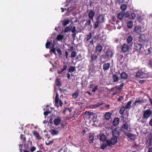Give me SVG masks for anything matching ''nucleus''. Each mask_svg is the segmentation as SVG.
<instances>
[{
    "instance_id": "nucleus-54",
    "label": "nucleus",
    "mask_w": 152,
    "mask_h": 152,
    "mask_svg": "<svg viewBox=\"0 0 152 152\" xmlns=\"http://www.w3.org/2000/svg\"><path fill=\"white\" fill-rule=\"evenodd\" d=\"M123 127L126 130H127L128 129V125L127 123H126L124 124Z\"/></svg>"
},
{
    "instance_id": "nucleus-24",
    "label": "nucleus",
    "mask_w": 152,
    "mask_h": 152,
    "mask_svg": "<svg viewBox=\"0 0 152 152\" xmlns=\"http://www.w3.org/2000/svg\"><path fill=\"white\" fill-rule=\"evenodd\" d=\"M113 82L114 83H117L118 81L119 78L118 76L115 74H113L112 76Z\"/></svg>"
},
{
    "instance_id": "nucleus-63",
    "label": "nucleus",
    "mask_w": 152,
    "mask_h": 152,
    "mask_svg": "<svg viewBox=\"0 0 152 152\" xmlns=\"http://www.w3.org/2000/svg\"><path fill=\"white\" fill-rule=\"evenodd\" d=\"M73 34H72V37L73 39H75L76 35V33H73Z\"/></svg>"
},
{
    "instance_id": "nucleus-48",
    "label": "nucleus",
    "mask_w": 152,
    "mask_h": 152,
    "mask_svg": "<svg viewBox=\"0 0 152 152\" xmlns=\"http://www.w3.org/2000/svg\"><path fill=\"white\" fill-rule=\"evenodd\" d=\"M86 21V22L85 23V25L86 26H88L91 24V22L90 19H87Z\"/></svg>"
},
{
    "instance_id": "nucleus-26",
    "label": "nucleus",
    "mask_w": 152,
    "mask_h": 152,
    "mask_svg": "<svg viewBox=\"0 0 152 152\" xmlns=\"http://www.w3.org/2000/svg\"><path fill=\"white\" fill-rule=\"evenodd\" d=\"M97 58V55L96 54L94 53V54H91V58L92 61H94L96 60Z\"/></svg>"
},
{
    "instance_id": "nucleus-31",
    "label": "nucleus",
    "mask_w": 152,
    "mask_h": 152,
    "mask_svg": "<svg viewBox=\"0 0 152 152\" xmlns=\"http://www.w3.org/2000/svg\"><path fill=\"white\" fill-rule=\"evenodd\" d=\"M126 108L124 106H122L120 109L119 113L121 115H123L124 111Z\"/></svg>"
},
{
    "instance_id": "nucleus-34",
    "label": "nucleus",
    "mask_w": 152,
    "mask_h": 152,
    "mask_svg": "<svg viewBox=\"0 0 152 152\" xmlns=\"http://www.w3.org/2000/svg\"><path fill=\"white\" fill-rule=\"evenodd\" d=\"M132 101H129L125 107L126 109H130L131 108V104Z\"/></svg>"
},
{
    "instance_id": "nucleus-30",
    "label": "nucleus",
    "mask_w": 152,
    "mask_h": 152,
    "mask_svg": "<svg viewBox=\"0 0 152 152\" xmlns=\"http://www.w3.org/2000/svg\"><path fill=\"white\" fill-rule=\"evenodd\" d=\"M50 132L51 134L53 135H57L58 133V131L55 129L50 130Z\"/></svg>"
},
{
    "instance_id": "nucleus-50",
    "label": "nucleus",
    "mask_w": 152,
    "mask_h": 152,
    "mask_svg": "<svg viewBox=\"0 0 152 152\" xmlns=\"http://www.w3.org/2000/svg\"><path fill=\"white\" fill-rule=\"evenodd\" d=\"M108 145L107 144H102L101 147V148L102 150H104Z\"/></svg>"
},
{
    "instance_id": "nucleus-7",
    "label": "nucleus",
    "mask_w": 152,
    "mask_h": 152,
    "mask_svg": "<svg viewBox=\"0 0 152 152\" xmlns=\"http://www.w3.org/2000/svg\"><path fill=\"white\" fill-rule=\"evenodd\" d=\"M59 101V105L60 106L62 107L63 104V103L61 100H59V95L57 93L55 99V104L57 105L58 104Z\"/></svg>"
},
{
    "instance_id": "nucleus-23",
    "label": "nucleus",
    "mask_w": 152,
    "mask_h": 152,
    "mask_svg": "<svg viewBox=\"0 0 152 152\" xmlns=\"http://www.w3.org/2000/svg\"><path fill=\"white\" fill-rule=\"evenodd\" d=\"M32 133L34 136L36 137L37 139H41L42 137L40 136L39 133L37 131H34L32 132Z\"/></svg>"
},
{
    "instance_id": "nucleus-47",
    "label": "nucleus",
    "mask_w": 152,
    "mask_h": 152,
    "mask_svg": "<svg viewBox=\"0 0 152 152\" xmlns=\"http://www.w3.org/2000/svg\"><path fill=\"white\" fill-rule=\"evenodd\" d=\"M148 65L150 68H152V59H150L148 64Z\"/></svg>"
},
{
    "instance_id": "nucleus-40",
    "label": "nucleus",
    "mask_w": 152,
    "mask_h": 152,
    "mask_svg": "<svg viewBox=\"0 0 152 152\" xmlns=\"http://www.w3.org/2000/svg\"><path fill=\"white\" fill-rule=\"evenodd\" d=\"M64 37V35H62L59 34L57 37V39L58 41L62 40Z\"/></svg>"
},
{
    "instance_id": "nucleus-55",
    "label": "nucleus",
    "mask_w": 152,
    "mask_h": 152,
    "mask_svg": "<svg viewBox=\"0 0 152 152\" xmlns=\"http://www.w3.org/2000/svg\"><path fill=\"white\" fill-rule=\"evenodd\" d=\"M104 103L102 101L100 103L98 102L97 104H95L96 107V108L99 106L102 105Z\"/></svg>"
},
{
    "instance_id": "nucleus-53",
    "label": "nucleus",
    "mask_w": 152,
    "mask_h": 152,
    "mask_svg": "<svg viewBox=\"0 0 152 152\" xmlns=\"http://www.w3.org/2000/svg\"><path fill=\"white\" fill-rule=\"evenodd\" d=\"M50 53H53L55 55H56V48H53L52 49H51V48H50Z\"/></svg>"
},
{
    "instance_id": "nucleus-12",
    "label": "nucleus",
    "mask_w": 152,
    "mask_h": 152,
    "mask_svg": "<svg viewBox=\"0 0 152 152\" xmlns=\"http://www.w3.org/2000/svg\"><path fill=\"white\" fill-rule=\"evenodd\" d=\"M112 134L113 137H115L116 139H117L120 135L119 132L116 130V129H115L113 131Z\"/></svg>"
},
{
    "instance_id": "nucleus-6",
    "label": "nucleus",
    "mask_w": 152,
    "mask_h": 152,
    "mask_svg": "<svg viewBox=\"0 0 152 152\" xmlns=\"http://www.w3.org/2000/svg\"><path fill=\"white\" fill-rule=\"evenodd\" d=\"M124 134L131 140L134 141L136 139V136L134 134L128 132H126L124 133Z\"/></svg>"
},
{
    "instance_id": "nucleus-33",
    "label": "nucleus",
    "mask_w": 152,
    "mask_h": 152,
    "mask_svg": "<svg viewBox=\"0 0 152 152\" xmlns=\"http://www.w3.org/2000/svg\"><path fill=\"white\" fill-rule=\"evenodd\" d=\"M20 138L22 140V142L24 144V145L26 144L25 143H26V137H25V135L23 134H21Z\"/></svg>"
},
{
    "instance_id": "nucleus-39",
    "label": "nucleus",
    "mask_w": 152,
    "mask_h": 152,
    "mask_svg": "<svg viewBox=\"0 0 152 152\" xmlns=\"http://www.w3.org/2000/svg\"><path fill=\"white\" fill-rule=\"evenodd\" d=\"M127 5L125 4H123L121 6V9L122 10L125 11L127 9Z\"/></svg>"
},
{
    "instance_id": "nucleus-15",
    "label": "nucleus",
    "mask_w": 152,
    "mask_h": 152,
    "mask_svg": "<svg viewBox=\"0 0 152 152\" xmlns=\"http://www.w3.org/2000/svg\"><path fill=\"white\" fill-rule=\"evenodd\" d=\"M95 12L93 10H91L88 13V17L92 20H93V18L95 15Z\"/></svg>"
},
{
    "instance_id": "nucleus-17",
    "label": "nucleus",
    "mask_w": 152,
    "mask_h": 152,
    "mask_svg": "<svg viewBox=\"0 0 152 152\" xmlns=\"http://www.w3.org/2000/svg\"><path fill=\"white\" fill-rule=\"evenodd\" d=\"M120 77L121 79L126 80L128 77V75L125 72H123L120 74Z\"/></svg>"
},
{
    "instance_id": "nucleus-41",
    "label": "nucleus",
    "mask_w": 152,
    "mask_h": 152,
    "mask_svg": "<svg viewBox=\"0 0 152 152\" xmlns=\"http://www.w3.org/2000/svg\"><path fill=\"white\" fill-rule=\"evenodd\" d=\"M52 42H47L45 44V47L46 48H50V46L52 45Z\"/></svg>"
},
{
    "instance_id": "nucleus-10",
    "label": "nucleus",
    "mask_w": 152,
    "mask_h": 152,
    "mask_svg": "<svg viewBox=\"0 0 152 152\" xmlns=\"http://www.w3.org/2000/svg\"><path fill=\"white\" fill-rule=\"evenodd\" d=\"M130 48V47L128 45L126 44H124L122 47L121 49L123 52L124 53L127 52Z\"/></svg>"
},
{
    "instance_id": "nucleus-58",
    "label": "nucleus",
    "mask_w": 152,
    "mask_h": 152,
    "mask_svg": "<svg viewBox=\"0 0 152 152\" xmlns=\"http://www.w3.org/2000/svg\"><path fill=\"white\" fill-rule=\"evenodd\" d=\"M124 99V96H120L118 99V102H121Z\"/></svg>"
},
{
    "instance_id": "nucleus-27",
    "label": "nucleus",
    "mask_w": 152,
    "mask_h": 152,
    "mask_svg": "<svg viewBox=\"0 0 152 152\" xmlns=\"http://www.w3.org/2000/svg\"><path fill=\"white\" fill-rule=\"evenodd\" d=\"M55 83L57 86H61L62 85V83L61 82L60 79L58 78H56L55 80Z\"/></svg>"
},
{
    "instance_id": "nucleus-21",
    "label": "nucleus",
    "mask_w": 152,
    "mask_h": 152,
    "mask_svg": "<svg viewBox=\"0 0 152 152\" xmlns=\"http://www.w3.org/2000/svg\"><path fill=\"white\" fill-rule=\"evenodd\" d=\"M112 113L109 112H106L104 115L105 118L106 120H109L112 115Z\"/></svg>"
},
{
    "instance_id": "nucleus-8",
    "label": "nucleus",
    "mask_w": 152,
    "mask_h": 152,
    "mask_svg": "<svg viewBox=\"0 0 152 152\" xmlns=\"http://www.w3.org/2000/svg\"><path fill=\"white\" fill-rule=\"evenodd\" d=\"M97 20L99 21V23H102L104 22V16L102 14H99L98 16Z\"/></svg>"
},
{
    "instance_id": "nucleus-62",
    "label": "nucleus",
    "mask_w": 152,
    "mask_h": 152,
    "mask_svg": "<svg viewBox=\"0 0 152 152\" xmlns=\"http://www.w3.org/2000/svg\"><path fill=\"white\" fill-rule=\"evenodd\" d=\"M152 135L151 136L150 138L148 139L147 140V142H149V144H151L152 142Z\"/></svg>"
},
{
    "instance_id": "nucleus-42",
    "label": "nucleus",
    "mask_w": 152,
    "mask_h": 152,
    "mask_svg": "<svg viewBox=\"0 0 152 152\" xmlns=\"http://www.w3.org/2000/svg\"><path fill=\"white\" fill-rule=\"evenodd\" d=\"M69 20H64L63 26H65L67 24H69Z\"/></svg>"
},
{
    "instance_id": "nucleus-11",
    "label": "nucleus",
    "mask_w": 152,
    "mask_h": 152,
    "mask_svg": "<svg viewBox=\"0 0 152 152\" xmlns=\"http://www.w3.org/2000/svg\"><path fill=\"white\" fill-rule=\"evenodd\" d=\"M146 41V36L144 34H140L139 37V41L140 42H143Z\"/></svg>"
},
{
    "instance_id": "nucleus-64",
    "label": "nucleus",
    "mask_w": 152,
    "mask_h": 152,
    "mask_svg": "<svg viewBox=\"0 0 152 152\" xmlns=\"http://www.w3.org/2000/svg\"><path fill=\"white\" fill-rule=\"evenodd\" d=\"M145 80H140L139 81V83L141 84H142L144 83L145 82Z\"/></svg>"
},
{
    "instance_id": "nucleus-56",
    "label": "nucleus",
    "mask_w": 152,
    "mask_h": 152,
    "mask_svg": "<svg viewBox=\"0 0 152 152\" xmlns=\"http://www.w3.org/2000/svg\"><path fill=\"white\" fill-rule=\"evenodd\" d=\"M51 113L49 111H46L44 113V114L45 116H47L48 115Z\"/></svg>"
},
{
    "instance_id": "nucleus-18",
    "label": "nucleus",
    "mask_w": 152,
    "mask_h": 152,
    "mask_svg": "<svg viewBox=\"0 0 152 152\" xmlns=\"http://www.w3.org/2000/svg\"><path fill=\"white\" fill-rule=\"evenodd\" d=\"M110 67V64L109 63H105L103 66V69L104 71L109 69Z\"/></svg>"
},
{
    "instance_id": "nucleus-60",
    "label": "nucleus",
    "mask_w": 152,
    "mask_h": 152,
    "mask_svg": "<svg viewBox=\"0 0 152 152\" xmlns=\"http://www.w3.org/2000/svg\"><path fill=\"white\" fill-rule=\"evenodd\" d=\"M98 89V86H96L92 90L91 92H95Z\"/></svg>"
},
{
    "instance_id": "nucleus-22",
    "label": "nucleus",
    "mask_w": 152,
    "mask_h": 152,
    "mask_svg": "<svg viewBox=\"0 0 152 152\" xmlns=\"http://www.w3.org/2000/svg\"><path fill=\"white\" fill-rule=\"evenodd\" d=\"M119 119L118 117L115 118H114L113 122V125L114 126H116L119 124Z\"/></svg>"
},
{
    "instance_id": "nucleus-13",
    "label": "nucleus",
    "mask_w": 152,
    "mask_h": 152,
    "mask_svg": "<svg viewBox=\"0 0 152 152\" xmlns=\"http://www.w3.org/2000/svg\"><path fill=\"white\" fill-rule=\"evenodd\" d=\"M92 37V34L91 32L89 33L88 34L86 35V37L85 38L84 41H85L86 44L88 43V41L91 39Z\"/></svg>"
},
{
    "instance_id": "nucleus-49",
    "label": "nucleus",
    "mask_w": 152,
    "mask_h": 152,
    "mask_svg": "<svg viewBox=\"0 0 152 152\" xmlns=\"http://www.w3.org/2000/svg\"><path fill=\"white\" fill-rule=\"evenodd\" d=\"M85 114L87 115H92L94 114V113L90 111H86L85 112Z\"/></svg>"
},
{
    "instance_id": "nucleus-59",
    "label": "nucleus",
    "mask_w": 152,
    "mask_h": 152,
    "mask_svg": "<svg viewBox=\"0 0 152 152\" xmlns=\"http://www.w3.org/2000/svg\"><path fill=\"white\" fill-rule=\"evenodd\" d=\"M63 68L61 69V70L63 71H64L66 69L67 67V66L66 65L64 64L63 66Z\"/></svg>"
},
{
    "instance_id": "nucleus-61",
    "label": "nucleus",
    "mask_w": 152,
    "mask_h": 152,
    "mask_svg": "<svg viewBox=\"0 0 152 152\" xmlns=\"http://www.w3.org/2000/svg\"><path fill=\"white\" fill-rule=\"evenodd\" d=\"M57 51L58 53L60 55H61L62 54V52L61 51V50L60 49L58 48L56 50Z\"/></svg>"
},
{
    "instance_id": "nucleus-16",
    "label": "nucleus",
    "mask_w": 152,
    "mask_h": 152,
    "mask_svg": "<svg viewBox=\"0 0 152 152\" xmlns=\"http://www.w3.org/2000/svg\"><path fill=\"white\" fill-rule=\"evenodd\" d=\"M96 52L97 53H101L102 49V47L100 44H98L96 47Z\"/></svg>"
},
{
    "instance_id": "nucleus-45",
    "label": "nucleus",
    "mask_w": 152,
    "mask_h": 152,
    "mask_svg": "<svg viewBox=\"0 0 152 152\" xmlns=\"http://www.w3.org/2000/svg\"><path fill=\"white\" fill-rule=\"evenodd\" d=\"M78 92L76 91L72 94V96L75 99L78 96Z\"/></svg>"
},
{
    "instance_id": "nucleus-14",
    "label": "nucleus",
    "mask_w": 152,
    "mask_h": 152,
    "mask_svg": "<svg viewBox=\"0 0 152 152\" xmlns=\"http://www.w3.org/2000/svg\"><path fill=\"white\" fill-rule=\"evenodd\" d=\"M132 41L133 38L131 36H129L126 39V42L127 43L131 46L133 44Z\"/></svg>"
},
{
    "instance_id": "nucleus-3",
    "label": "nucleus",
    "mask_w": 152,
    "mask_h": 152,
    "mask_svg": "<svg viewBox=\"0 0 152 152\" xmlns=\"http://www.w3.org/2000/svg\"><path fill=\"white\" fill-rule=\"evenodd\" d=\"M152 114V111L150 109H148L143 112L142 118L148 119Z\"/></svg>"
},
{
    "instance_id": "nucleus-4",
    "label": "nucleus",
    "mask_w": 152,
    "mask_h": 152,
    "mask_svg": "<svg viewBox=\"0 0 152 152\" xmlns=\"http://www.w3.org/2000/svg\"><path fill=\"white\" fill-rule=\"evenodd\" d=\"M140 42H136L134 44V49L135 50L138 52H141L142 49L143 48L142 45L140 43Z\"/></svg>"
},
{
    "instance_id": "nucleus-19",
    "label": "nucleus",
    "mask_w": 152,
    "mask_h": 152,
    "mask_svg": "<svg viewBox=\"0 0 152 152\" xmlns=\"http://www.w3.org/2000/svg\"><path fill=\"white\" fill-rule=\"evenodd\" d=\"M134 31L136 33L139 34L141 32L142 28L139 26H136L134 28Z\"/></svg>"
},
{
    "instance_id": "nucleus-38",
    "label": "nucleus",
    "mask_w": 152,
    "mask_h": 152,
    "mask_svg": "<svg viewBox=\"0 0 152 152\" xmlns=\"http://www.w3.org/2000/svg\"><path fill=\"white\" fill-rule=\"evenodd\" d=\"M72 28L71 26L66 27L64 29V32L66 33L70 31Z\"/></svg>"
},
{
    "instance_id": "nucleus-32",
    "label": "nucleus",
    "mask_w": 152,
    "mask_h": 152,
    "mask_svg": "<svg viewBox=\"0 0 152 152\" xmlns=\"http://www.w3.org/2000/svg\"><path fill=\"white\" fill-rule=\"evenodd\" d=\"M136 16L135 13L132 12L130 14L129 19L130 20H134L135 19Z\"/></svg>"
},
{
    "instance_id": "nucleus-52",
    "label": "nucleus",
    "mask_w": 152,
    "mask_h": 152,
    "mask_svg": "<svg viewBox=\"0 0 152 152\" xmlns=\"http://www.w3.org/2000/svg\"><path fill=\"white\" fill-rule=\"evenodd\" d=\"M130 14L129 12L126 11V13H125V17L129 18Z\"/></svg>"
},
{
    "instance_id": "nucleus-28",
    "label": "nucleus",
    "mask_w": 152,
    "mask_h": 152,
    "mask_svg": "<svg viewBox=\"0 0 152 152\" xmlns=\"http://www.w3.org/2000/svg\"><path fill=\"white\" fill-rule=\"evenodd\" d=\"M94 135L93 134L90 133L89 137V143H92L94 141Z\"/></svg>"
},
{
    "instance_id": "nucleus-36",
    "label": "nucleus",
    "mask_w": 152,
    "mask_h": 152,
    "mask_svg": "<svg viewBox=\"0 0 152 152\" xmlns=\"http://www.w3.org/2000/svg\"><path fill=\"white\" fill-rule=\"evenodd\" d=\"M100 140L102 141H104L106 140V137L105 135L103 134H102L100 136Z\"/></svg>"
},
{
    "instance_id": "nucleus-29",
    "label": "nucleus",
    "mask_w": 152,
    "mask_h": 152,
    "mask_svg": "<svg viewBox=\"0 0 152 152\" xmlns=\"http://www.w3.org/2000/svg\"><path fill=\"white\" fill-rule=\"evenodd\" d=\"M144 102V101L142 99H139L138 100H136L135 102L133 104V106L136 105L137 103L142 104Z\"/></svg>"
},
{
    "instance_id": "nucleus-25",
    "label": "nucleus",
    "mask_w": 152,
    "mask_h": 152,
    "mask_svg": "<svg viewBox=\"0 0 152 152\" xmlns=\"http://www.w3.org/2000/svg\"><path fill=\"white\" fill-rule=\"evenodd\" d=\"M61 121V119L60 118H55L54 120V124L56 126L60 124Z\"/></svg>"
},
{
    "instance_id": "nucleus-20",
    "label": "nucleus",
    "mask_w": 152,
    "mask_h": 152,
    "mask_svg": "<svg viewBox=\"0 0 152 152\" xmlns=\"http://www.w3.org/2000/svg\"><path fill=\"white\" fill-rule=\"evenodd\" d=\"M144 74V73L142 72L138 71L136 73L135 77L136 78H142V76Z\"/></svg>"
},
{
    "instance_id": "nucleus-1",
    "label": "nucleus",
    "mask_w": 152,
    "mask_h": 152,
    "mask_svg": "<svg viewBox=\"0 0 152 152\" xmlns=\"http://www.w3.org/2000/svg\"><path fill=\"white\" fill-rule=\"evenodd\" d=\"M113 53L110 49H108L105 52L104 54H102L100 56L101 61L103 59L106 61L111 58L113 56Z\"/></svg>"
},
{
    "instance_id": "nucleus-43",
    "label": "nucleus",
    "mask_w": 152,
    "mask_h": 152,
    "mask_svg": "<svg viewBox=\"0 0 152 152\" xmlns=\"http://www.w3.org/2000/svg\"><path fill=\"white\" fill-rule=\"evenodd\" d=\"M124 86V83L123 82H122V83L120 85V86L117 88V89L118 90L120 91L122 90L123 87ZM117 86H116V88H117Z\"/></svg>"
},
{
    "instance_id": "nucleus-51",
    "label": "nucleus",
    "mask_w": 152,
    "mask_h": 152,
    "mask_svg": "<svg viewBox=\"0 0 152 152\" xmlns=\"http://www.w3.org/2000/svg\"><path fill=\"white\" fill-rule=\"evenodd\" d=\"M87 44H88V47H89L91 45H94V42H93V39H92L91 41H88V43Z\"/></svg>"
},
{
    "instance_id": "nucleus-46",
    "label": "nucleus",
    "mask_w": 152,
    "mask_h": 152,
    "mask_svg": "<svg viewBox=\"0 0 152 152\" xmlns=\"http://www.w3.org/2000/svg\"><path fill=\"white\" fill-rule=\"evenodd\" d=\"M77 55V53L75 51H72V52L70 57L72 58L75 57Z\"/></svg>"
},
{
    "instance_id": "nucleus-44",
    "label": "nucleus",
    "mask_w": 152,
    "mask_h": 152,
    "mask_svg": "<svg viewBox=\"0 0 152 152\" xmlns=\"http://www.w3.org/2000/svg\"><path fill=\"white\" fill-rule=\"evenodd\" d=\"M99 23V21L97 20L95 22L94 25V29H96L98 27Z\"/></svg>"
},
{
    "instance_id": "nucleus-35",
    "label": "nucleus",
    "mask_w": 152,
    "mask_h": 152,
    "mask_svg": "<svg viewBox=\"0 0 152 152\" xmlns=\"http://www.w3.org/2000/svg\"><path fill=\"white\" fill-rule=\"evenodd\" d=\"M133 26V22L132 21H129L127 23V26L128 28H131Z\"/></svg>"
},
{
    "instance_id": "nucleus-5",
    "label": "nucleus",
    "mask_w": 152,
    "mask_h": 152,
    "mask_svg": "<svg viewBox=\"0 0 152 152\" xmlns=\"http://www.w3.org/2000/svg\"><path fill=\"white\" fill-rule=\"evenodd\" d=\"M117 139L115 137H113L110 140H107L106 141V143L109 146L112 145H114L117 142Z\"/></svg>"
},
{
    "instance_id": "nucleus-57",
    "label": "nucleus",
    "mask_w": 152,
    "mask_h": 152,
    "mask_svg": "<svg viewBox=\"0 0 152 152\" xmlns=\"http://www.w3.org/2000/svg\"><path fill=\"white\" fill-rule=\"evenodd\" d=\"M71 31L72 33H76V27L75 26H73L72 28V29Z\"/></svg>"
},
{
    "instance_id": "nucleus-37",
    "label": "nucleus",
    "mask_w": 152,
    "mask_h": 152,
    "mask_svg": "<svg viewBox=\"0 0 152 152\" xmlns=\"http://www.w3.org/2000/svg\"><path fill=\"white\" fill-rule=\"evenodd\" d=\"M76 70L75 68V66H71L69 69V72H73Z\"/></svg>"
},
{
    "instance_id": "nucleus-2",
    "label": "nucleus",
    "mask_w": 152,
    "mask_h": 152,
    "mask_svg": "<svg viewBox=\"0 0 152 152\" xmlns=\"http://www.w3.org/2000/svg\"><path fill=\"white\" fill-rule=\"evenodd\" d=\"M32 143L31 141H30V140H28L27 141V143H26V144L24 145V148L26 150H28L29 148L30 149V151L31 152H33L35 150L36 148L34 146H32Z\"/></svg>"
},
{
    "instance_id": "nucleus-9",
    "label": "nucleus",
    "mask_w": 152,
    "mask_h": 152,
    "mask_svg": "<svg viewBox=\"0 0 152 152\" xmlns=\"http://www.w3.org/2000/svg\"><path fill=\"white\" fill-rule=\"evenodd\" d=\"M125 15V12H120L117 15V18L120 21H122L123 18Z\"/></svg>"
}]
</instances>
